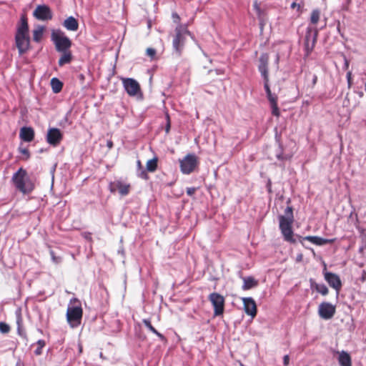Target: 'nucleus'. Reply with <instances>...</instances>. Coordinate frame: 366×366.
Instances as JSON below:
<instances>
[{"instance_id": "obj_49", "label": "nucleus", "mask_w": 366, "mask_h": 366, "mask_svg": "<svg viewBox=\"0 0 366 366\" xmlns=\"http://www.w3.org/2000/svg\"><path fill=\"white\" fill-rule=\"evenodd\" d=\"M240 366H245L244 364H242V362H240Z\"/></svg>"}, {"instance_id": "obj_29", "label": "nucleus", "mask_w": 366, "mask_h": 366, "mask_svg": "<svg viewBox=\"0 0 366 366\" xmlns=\"http://www.w3.org/2000/svg\"><path fill=\"white\" fill-rule=\"evenodd\" d=\"M157 158H153L152 159H149L147 162V171L149 172H154L157 169Z\"/></svg>"}, {"instance_id": "obj_51", "label": "nucleus", "mask_w": 366, "mask_h": 366, "mask_svg": "<svg viewBox=\"0 0 366 366\" xmlns=\"http://www.w3.org/2000/svg\"><path fill=\"white\" fill-rule=\"evenodd\" d=\"M302 258V254L300 255V257H298V259H301Z\"/></svg>"}, {"instance_id": "obj_16", "label": "nucleus", "mask_w": 366, "mask_h": 366, "mask_svg": "<svg viewBox=\"0 0 366 366\" xmlns=\"http://www.w3.org/2000/svg\"><path fill=\"white\" fill-rule=\"evenodd\" d=\"M62 139V134L59 129L51 128L48 130L46 135L47 142L53 146L58 145Z\"/></svg>"}, {"instance_id": "obj_17", "label": "nucleus", "mask_w": 366, "mask_h": 366, "mask_svg": "<svg viewBox=\"0 0 366 366\" xmlns=\"http://www.w3.org/2000/svg\"><path fill=\"white\" fill-rule=\"evenodd\" d=\"M298 237L300 238V242L302 243V245H304L302 242L303 240H307L311 243L319 246L324 245L326 244H332L335 240V239H325L317 236H306L304 237L301 236Z\"/></svg>"}, {"instance_id": "obj_23", "label": "nucleus", "mask_w": 366, "mask_h": 366, "mask_svg": "<svg viewBox=\"0 0 366 366\" xmlns=\"http://www.w3.org/2000/svg\"><path fill=\"white\" fill-rule=\"evenodd\" d=\"M338 361L340 366H352L351 357L345 351L340 353Z\"/></svg>"}, {"instance_id": "obj_40", "label": "nucleus", "mask_w": 366, "mask_h": 366, "mask_svg": "<svg viewBox=\"0 0 366 366\" xmlns=\"http://www.w3.org/2000/svg\"><path fill=\"white\" fill-rule=\"evenodd\" d=\"M139 177L144 179H147L149 178L146 171L144 170L141 171V173L139 174Z\"/></svg>"}, {"instance_id": "obj_20", "label": "nucleus", "mask_w": 366, "mask_h": 366, "mask_svg": "<svg viewBox=\"0 0 366 366\" xmlns=\"http://www.w3.org/2000/svg\"><path fill=\"white\" fill-rule=\"evenodd\" d=\"M19 137L22 140L30 142L34 138V131L31 127H22L20 130Z\"/></svg>"}, {"instance_id": "obj_46", "label": "nucleus", "mask_w": 366, "mask_h": 366, "mask_svg": "<svg viewBox=\"0 0 366 366\" xmlns=\"http://www.w3.org/2000/svg\"><path fill=\"white\" fill-rule=\"evenodd\" d=\"M317 77L316 76H314V79H313V84H315L316 81H317Z\"/></svg>"}, {"instance_id": "obj_26", "label": "nucleus", "mask_w": 366, "mask_h": 366, "mask_svg": "<svg viewBox=\"0 0 366 366\" xmlns=\"http://www.w3.org/2000/svg\"><path fill=\"white\" fill-rule=\"evenodd\" d=\"M321 12L318 9H313L310 15V23L313 25H316L320 19Z\"/></svg>"}, {"instance_id": "obj_11", "label": "nucleus", "mask_w": 366, "mask_h": 366, "mask_svg": "<svg viewBox=\"0 0 366 366\" xmlns=\"http://www.w3.org/2000/svg\"><path fill=\"white\" fill-rule=\"evenodd\" d=\"M322 273L325 281L328 283L330 287L333 288L338 294L342 286V281L339 275L335 273L328 272L326 264H324Z\"/></svg>"}, {"instance_id": "obj_22", "label": "nucleus", "mask_w": 366, "mask_h": 366, "mask_svg": "<svg viewBox=\"0 0 366 366\" xmlns=\"http://www.w3.org/2000/svg\"><path fill=\"white\" fill-rule=\"evenodd\" d=\"M242 280L244 282L242 287L243 290H250L258 285V282L252 277H243Z\"/></svg>"}, {"instance_id": "obj_39", "label": "nucleus", "mask_w": 366, "mask_h": 366, "mask_svg": "<svg viewBox=\"0 0 366 366\" xmlns=\"http://www.w3.org/2000/svg\"><path fill=\"white\" fill-rule=\"evenodd\" d=\"M347 80L348 87L350 88L352 86V72L351 71H348L347 73Z\"/></svg>"}, {"instance_id": "obj_44", "label": "nucleus", "mask_w": 366, "mask_h": 366, "mask_svg": "<svg viewBox=\"0 0 366 366\" xmlns=\"http://www.w3.org/2000/svg\"><path fill=\"white\" fill-rule=\"evenodd\" d=\"M138 165H139V170H141L142 169V166L141 162L139 161Z\"/></svg>"}, {"instance_id": "obj_5", "label": "nucleus", "mask_w": 366, "mask_h": 366, "mask_svg": "<svg viewBox=\"0 0 366 366\" xmlns=\"http://www.w3.org/2000/svg\"><path fill=\"white\" fill-rule=\"evenodd\" d=\"M83 310L80 302L72 299L66 311V320L71 327H76L81 324Z\"/></svg>"}, {"instance_id": "obj_36", "label": "nucleus", "mask_w": 366, "mask_h": 366, "mask_svg": "<svg viewBox=\"0 0 366 366\" xmlns=\"http://www.w3.org/2000/svg\"><path fill=\"white\" fill-rule=\"evenodd\" d=\"M292 9H297L299 15H300L302 12V6L300 4H297L296 2H293L291 4Z\"/></svg>"}, {"instance_id": "obj_33", "label": "nucleus", "mask_w": 366, "mask_h": 366, "mask_svg": "<svg viewBox=\"0 0 366 366\" xmlns=\"http://www.w3.org/2000/svg\"><path fill=\"white\" fill-rule=\"evenodd\" d=\"M172 19L173 22L177 24V26L181 24H180L181 18H180L179 15L177 13L173 12L172 14Z\"/></svg>"}, {"instance_id": "obj_31", "label": "nucleus", "mask_w": 366, "mask_h": 366, "mask_svg": "<svg viewBox=\"0 0 366 366\" xmlns=\"http://www.w3.org/2000/svg\"><path fill=\"white\" fill-rule=\"evenodd\" d=\"M10 330V327L5 322H0V331L2 333H7Z\"/></svg>"}, {"instance_id": "obj_50", "label": "nucleus", "mask_w": 366, "mask_h": 366, "mask_svg": "<svg viewBox=\"0 0 366 366\" xmlns=\"http://www.w3.org/2000/svg\"><path fill=\"white\" fill-rule=\"evenodd\" d=\"M53 259H54V260H56V258H55V257H54V256H53Z\"/></svg>"}, {"instance_id": "obj_8", "label": "nucleus", "mask_w": 366, "mask_h": 366, "mask_svg": "<svg viewBox=\"0 0 366 366\" xmlns=\"http://www.w3.org/2000/svg\"><path fill=\"white\" fill-rule=\"evenodd\" d=\"M319 31L316 27L309 26L306 29L305 37V49L307 55H309L314 49L317 40Z\"/></svg>"}, {"instance_id": "obj_10", "label": "nucleus", "mask_w": 366, "mask_h": 366, "mask_svg": "<svg viewBox=\"0 0 366 366\" xmlns=\"http://www.w3.org/2000/svg\"><path fill=\"white\" fill-rule=\"evenodd\" d=\"M208 300L214 307V316L222 315L224 311V297L217 292H212L208 296Z\"/></svg>"}, {"instance_id": "obj_38", "label": "nucleus", "mask_w": 366, "mask_h": 366, "mask_svg": "<svg viewBox=\"0 0 366 366\" xmlns=\"http://www.w3.org/2000/svg\"><path fill=\"white\" fill-rule=\"evenodd\" d=\"M196 191H197V188H195V187H188L187 189V194L188 196L192 197Z\"/></svg>"}, {"instance_id": "obj_7", "label": "nucleus", "mask_w": 366, "mask_h": 366, "mask_svg": "<svg viewBox=\"0 0 366 366\" xmlns=\"http://www.w3.org/2000/svg\"><path fill=\"white\" fill-rule=\"evenodd\" d=\"M51 39L55 44L56 50L59 51H64L71 45L69 39L60 30L52 31Z\"/></svg>"}, {"instance_id": "obj_19", "label": "nucleus", "mask_w": 366, "mask_h": 366, "mask_svg": "<svg viewBox=\"0 0 366 366\" xmlns=\"http://www.w3.org/2000/svg\"><path fill=\"white\" fill-rule=\"evenodd\" d=\"M124 86L129 95L137 94V82L133 79H123Z\"/></svg>"}, {"instance_id": "obj_12", "label": "nucleus", "mask_w": 366, "mask_h": 366, "mask_svg": "<svg viewBox=\"0 0 366 366\" xmlns=\"http://www.w3.org/2000/svg\"><path fill=\"white\" fill-rule=\"evenodd\" d=\"M336 307L330 302H323L319 305L318 314L324 320L331 319L335 314Z\"/></svg>"}, {"instance_id": "obj_2", "label": "nucleus", "mask_w": 366, "mask_h": 366, "mask_svg": "<svg viewBox=\"0 0 366 366\" xmlns=\"http://www.w3.org/2000/svg\"><path fill=\"white\" fill-rule=\"evenodd\" d=\"M15 45L19 54L22 55L30 49V37L29 34V25L25 16L21 18L15 34Z\"/></svg>"}, {"instance_id": "obj_21", "label": "nucleus", "mask_w": 366, "mask_h": 366, "mask_svg": "<svg viewBox=\"0 0 366 366\" xmlns=\"http://www.w3.org/2000/svg\"><path fill=\"white\" fill-rule=\"evenodd\" d=\"M64 26L69 31H76L79 28V23L77 20L73 16H69L66 19L63 23Z\"/></svg>"}, {"instance_id": "obj_34", "label": "nucleus", "mask_w": 366, "mask_h": 366, "mask_svg": "<svg viewBox=\"0 0 366 366\" xmlns=\"http://www.w3.org/2000/svg\"><path fill=\"white\" fill-rule=\"evenodd\" d=\"M19 152L25 156L24 159L27 160L30 157L29 152L26 148L19 147Z\"/></svg>"}, {"instance_id": "obj_28", "label": "nucleus", "mask_w": 366, "mask_h": 366, "mask_svg": "<svg viewBox=\"0 0 366 366\" xmlns=\"http://www.w3.org/2000/svg\"><path fill=\"white\" fill-rule=\"evenodd\" d=\"M51 86L54 93H59L61 90L63 84L57 78H53L51 80Z\"/></svg>"}, {"instance_id": "obj_37", "label": "nucleus", "mask_w": 366, "mask_h": 366, "mask_svg": "<svg viewBox=\"0 0 366 366\" xmlns=\"http://www.w3.org/2000/svg\"><path fill=\"white\" fill-rule=\"evenodd\" d=\"M166 119H167V124L165 127V132L167 134H168L169 132L170 127H171V121H170V117H169V114L166 115Z\"/></svg>"}, {"instance_id": "obj_3", "label": "nucleus", "mask_w": 366, "mask_h": 366, "mask_svg": "<svg viewBox=\"0 0 366 366\" xmlns=\"http://www.w3.org/2000/svg\"><path fill=\"white\" fill-rule=\"evenodd\" d=\"M294 220L293 209L290 206L287 207L283 215L279 216L280 229L284 239L292 244L296 242L292 230Z\"/></svg>"}, {"instance_id": "obj_1", "label": "nucleus", "mask_w": 366, "mask_h": 366, "mask_svg": "<svg viewBox=\"0 0 366 366\" xmlns=\"http://www.w3.org/2000/svg\"><path fill=\"white\" fill-rule=\"evenodd\" d=\"M269 56L267 53H263L259 58L258 70L261 73L264 79V87L267 93V99L269 102L272 115L279 117L280 115V109L277 105L278 97L276 94H272L269 85Z\"/></svg>"}, {"instance_id": "obj_6", "label": "nucleus", "mask_w": 366, "mask_h": 366, "mask_svg": "<svg viewBox=\"0 0 366 366\" xmlns=\"http://www.w3.org/2000/svg\"><path fill=\"white\" fill-rule=\"evenodd\" d=\"M175 34L172 41V46L175 53L180 56L183 51L186 35H190V31L188 30L187 24H179L176 26L174 30Z\"/></svg>"}, {"instance_id": "obj_42", "label": "nucleus", "mask_w": 366, "mask_h": 366, "mask_svg": "<svg viewBox=\"0 0 366 366\" xmlns=\"http://www.w3.org/2000/svg\"><path fill=\"white\" fill-rule=\"evenodd\" d=\"M107 147H108V148H109V149H112V147H113V142H112V140H108V141H107Z\"/></svg>"}, {"instance_id": "obj_32", "label": "nucleus", "mask_w": 366, "mask_h": 366, "mask_svg": "<svg viewBox=\"0 0 366 366\" xmlns=\"http://www.w3.org/2000/svg\"><path fill=\"white\" fill-rule=\"evenodd\" d=\"M37 344L39 345V347L36 350L35 353L36 355H39L41 353V349L44 347L45 342L44 340H39L37 342Z\"/></svg>"}, {"instance_id": "obj_35", "label": "nucleus", "mask_w": 366, "mask_h": 366, "mask_svg": "<svg viewBox=\"0 0 366 366\" xmlns=\"http://www.w3.org/2000/svg\"><path fill=\"white\" fill-rule=\"evenodd\" d=\"M146 53L148 56L153 59L156 55V50L153 48H148Z\"/></svg>"}, {"instance_id": "obj_41", "label": "nucleus", "mask_w": 366, "mask_h": 366, "mask_svg": "<svg viewBox=\"0 0 366 366\" xmlns=\"http://www.w3.org/2000/svg\"><path fill=\"white\" fill-rule=\"evenodd\" d=\"M289 362H290V357L288 355H286L284 356L283 357V363H284V365L287 366L289 365Z\"/></svg>"}, {"instance_id": "obj_47", "label": "nucleus", "mask_w": 366, "mask_h": 366, "mask_svg": "<svg viewBox=\"0 0 366 366\" xmlns=\"http://www.w3.org/2000/svg\"><path fill=\"white\" fill-rule=\"evenodd\" d=\"M277 158H278V159H283V157H282V154L277 155Z\"/></svg>"}, {"instance_id": "obj_45", "label": "nucleus", "mask_w": 366, "mask_h": 366, "mask_svg": "<svg viewBox=\"0 0 366 366\" xmlns=\"http://www.w3.org/2000/svg\"><path fill=\"white\" fill-rule=\"evenodd\" d=\"M358 95H359V97H363V95H364V94H363V92H360L358 93Z\"/></svg>"}, {"instance_id": "obj_18", "label": "nucleus", "mask_w": 366, "mask_h": 366, "mask_svg": "<svg viewBox=\"0 0 366 366\" xmlns=\"http://www.w3.org/2000/svg\"><path fill=\"white\" fill-rule=\"evenodd\" d=\"M254 8L256 11L257 16L259 21L260 30L262 31L267 21V14L264 9H262L259 7L257 2L254 3Z\"/></svg>"}, {"instance_id": "obj_4", "label": "nucleus", "mask_w": 366, "mask_h": 366, "mask_svg": "<svg viewBox=\"0 0 366 366\" xmlns=\"http://www.w3.org/2000/svg\"><path fill=\"white\" fill-rule=\"evenodd\" d=\"M12 182L15 187L24 194L30 193L34 185L27 175L26 171L20 168L12 177Z\"/></svg>"}, {"instance_id": "obj_14", "label": "nucleus", "mask_w": 366, "mask_h": 366, "mask_svg": "<svg viewBox=\"0 0 366 366\" xmlns=\"http://www.w3.org/2000/svg\"><path fill=\"white\" fill-rule=\"evenodd\" d=\"M109 189L112 192H118L121 195H126L130 189V184L122 181H114L109 184Z\"/></svg>"}, {"instance_id": "obj_27", "label": "nucleus", "mask_w": 366, "mask_h": 366, "mask_svg": "<svg viewBox=\"0 0 366 366\" xmlns=\"http://www.w3.org/2000/svg\"><path fill=\"white\" fill-rule=\"evenodd\" d=\"M62 52H63V54L61 55V58L59 60V66H63L65 64H68L71 60V54L70 51H67L66 50Z\"/></svg>"}, {"instance_id": "obj_24", "label": "nucleus", "mask_w": 366, "mask_h": 366, "mask_svg": "<svg viewBox=\"0 0 366 366\" xmlns=\"http://www.w3.org/2000/svg\"><path fill=\"white\" fill-rule=\"evenodd\" d=\"M311 287L314 288L317 292L320 293L322 295H327L329 293V290L327 286L324 284H318L315 282H311Z\"/></svg>"}, {"instance_id": "obj_30", "label": "nucleus", "mask_w": 366, "mask_h": 366, "mask_svg": "<svg viewBox=\"0 0 366 366\" xmlns=\"http://www.w3.org/2000/svg\"><path fill=\"white\" fill-rule=\"evenodd\" d=\"M144 325L152 331L153 333L156 334L158 337H163V335L160 334L151 324V322L148 320H143Z\"/></svg>"}, {"instance_id": "obj_48", "label": "nucleus", "mask_w": 366, "mask_h": 366, "mask_svg": "<svg viewBox=\"0 0 366 366\" xmlns=\"http://www.w3.org/2000/svg\"><path fill=\"white\" fill-rule=\"evenodd\" d=\"M82 351V347L81 345H79V352H81Z\"/></svg>"}, {"instance_id": "obj_25", "label": "nucleus", "mask_w": 366, "mask_h": 366, "mask_svg": "<svg viewBox=\"0 0 366 366\" xmlns=\"http://www.w3.org/2000/svg\"><path fill=\"white\" fill-rule=\"evenodd\" d=\"M44 27L42 26H38L34 31H33V39L34 41L39 42L42 38L44 31Z\"/></svg>"}, {"instance_id": "obj_52", "label": "nucleus", "mask_w": 366, "mask_h": 366, "mask_svg": "<svg viewBox=\"0 0 366 366\" xmlns=\"http://www.w3.org/2000/svg\"><path fill=\"white\" fill-rule=\"evenodd\" d=\"M302 258V254L300 255V257H298V259H301Z\"/></svg>"}, {"instance_id": "obj_15", "label": "nucleus", "mask_w": 366, "mask_h": 366, "mask_svg": "<svg viewBox=\"0 0 366 366\" xmlns=\"http://www.w3.org/2000/svg\"><path fill=\"white\" fill-rule=\"evenodd\" d=\"M241 300L243 302L245 313L252 318L254 317L257 312L255 301L252 297H242Z\"/></svg>"}, {"instance_id": "obj_9", "label": "nucleus", "mask_w": 366, "mask_h": 366, "mask_svg": "<svg viewBox=\"0 0 366 366\" xmlns=\"http://www.w3.org/2000/svg\"><path fill=\"white\" fill-rule=\"evenodd\" d=\"M198 159L193 154H188L179 161L180 170L183 174H189L198 165Z\"/></svg>"}, {"instance_id": "obj_13", "label": "nucleus", "mask_w": 366, "mask_h": 366, "mask_svg": "<svg viewBox=\"0 0 366 366\" xmlns=\"http://www.w3.org/2000/svg\"><path fill=\"white\" fill-rule=\"evenodd\" d=\"M34 16L39 20L46 21L52 19V13L48 6L39 5L34 11Z\"/></svg>"}, {"instance_id": "obj_43", "label": "nucleus", "mask_w": 366, "mask_h": 366, "mask_svg": "<svg viewBox=\"0 0 366 366\" xmlns=\"http://www.w3.org/2000/svg\"><path fill=\"white\" fill-rule=\"evenodd\" d=\"M138 94H139V99L142 98V94L140 91V88L139 87V92H138Z\"/></svg>"}]
</instances>
